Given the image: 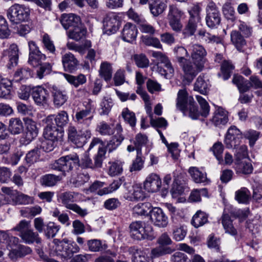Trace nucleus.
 <instances>
[{
    "label": "nucleus",
    "instance_id": "nucleus-1",
    "mask_svg": "<svg viewBox=\"0 0 262 262\" xmlns=\"http://www.w3.org/2000/svg\"><path fill=\"white\" fill-rule=\"evenodd\" d=\"M196 98L201 107L200 112L195 104L193 97L189 96L185 89L180 90L178 93L177 107L183 112L189 111V116L192 119H197L200 115L207 117L210 111L208 102L201 96L196 95Z\"/></svg>",
    "mask_w": 262,
    "mask_h": 262
},
{
    "label": "nucleus",
    "instance_id": "nucleus-2",
    "mask_svg": "<svg viewBox=\"0 0 262 262\" xmlns=\"http://www.w3.org/2000/svg\"><path fill=\"white\" fill-rule=\"evenodd\" d=\"M79 164V158L76 153L62 156L56 160L51 165V168L62 172L63 176L67 175V172L71 171L74 166Z\"/></svg>",
    "mask_w": 262,
    "mask_h": 262
},
{
    "label": "nucleus",
    "instance_id": "nucleus-3",
    "mask_svg": "<svg viewBox=\"0 0 262 262\" xmlns=\"http://www.w3.org/2000/svg\"><path fill=\"white\" fill-rule=\"evenodd\" d=\"M130 236L137 240L147 239L152 240L155 236L152 227L142 221L132 222L129 226Z\"/></svg>",
    "mask_w": 262,
    "mask_h": 262
},
{
    "label": "nucleus",
    "instance_id": "nucleus-4",
    "mask_svg": "<svg viewBox=\"0 0 262 262\" xmlns=\"http://www.w3.org/2000/svg\"><path fill=\"white\" fill-rule=\"evenodd\" d=\"M78 194V193L75 192H64L59 195L58 201L67 209L72 210L81 217H84L88 214V210L82 209L79 205L74 203L77 201L76 197Z\"/></svg>",
    "mask_w": 262,
    "mask_h": 262
},
{
    "label": "nucleus",
    "instance_id": "nucleus-5",
    "mask_svg": "<svg viewBox=\"0 0 262 262\" xmlns=\"http://www.w3.org/2000/svg\"><path fill=\"white\" fill-rule=\"evenodd\" d=\"M30 9L23 5L15 4L8 10L7 16L10 21L18 24L28 19Z\"/></svg>",
    "mask_w": 262,
    "mask_h": 262
},
{
    "label": "nucleus",
    "instance_id": "nucleus-6",
    "mask_svg": "<svg viewBox=\"0 0 262 262\" xmlns=\"http://www.w3.org/2000/svg\"><path fill=\"white\" fill-rule=\"evenodd\" d=\"M69 140L78 147H82L91 137L89 130H77L73 126H70L68 129Z\"/></svg>",
    "mask_w": 262,
    "mask_h": 262
},
{
    "label": "nucleus",
    "instance_id": "nucleus-7",
    "mask_svg": "<svg viewBox=\"0 0 262 262\" xmlns=\"http://www.w3.org/2000/svg\"><path fill=\"white\" fill-rule=\"evenodd\" d=\"M184 73V78L188 83L192 81L196 76L201 72L204 66L196 63L194 61H192L186 60L180 64Z\"/></svg>",
    "mask_w": 262,
    "mask_h": 262
},
{
    "label": "nucleus",
    "instance_id": "nucleus-8",
    "mask_svg": "<svg viewBox=\"0 0 262 262\" xmlns=\"http://www.w3.org/2000/svg\"><path fill=\"white\" fill-rule=\"evenodd\" d=\"M46 123L47 125L43 131L45 138L53 142L60 140L63 136V132L55 126L53 123V117L48 116L46 118Z\"/></svg>",
    "mask_w": 262,
    "mask_h": 262
},
{
    "label": "nucleus",
    "instance_id": "nucleus-9",
    "mask_svg": "<svg viewBox=\"0 0 262 262\" xmlns=\"http://www.w3.org/2000/svg\"><path fill=\"white\" fill-rule=\"evenodd\" d=\"M206 23L207 26L210 28H216L221 23V14L216 4L210 2L206 8Z\"/></svg>",
    "mask_w": 262,
    "mask_h": 262
},
{
    "label": "nucleus",
    "instance_id": "nucleus-10",
    "mask_svg": "<svg viewBox=\"0 0 262 262\" xmlns=\"http://www.w3.org/2000/svg\"><path fill=\"white\" fill-rule=\"evenodd\" d=\"M19 58V49L15 44H12L10 47L4 50L1 55V59L4 61H7V67L9 69H12L17 65Z\"/></svg>",
    "mask_w": 262,
    "mask_h": 262
},
{
    "label": "nucleus",
    "instance_id": "nucleus-11",
    "mask_svg": "<svg viewBox=\"0 0 262 262\" xmlns=\"http://www.w3.org/2000/svg\"><path fill=\"white\" fill-rule=\"evenodd\" d=\"M53 242L54 245L50 250V254L51 256H56L63 259L70 258L69 255L70 253H69L68 250L67 239H63L62 241L54 239Z\"/></svg>",
    "mask_w": 262,
    "mask_h": 262
},
{
    "label": "nucleus",
    "instance_id": "nucleus-12",
    "mask_svg": "<svg viewBox=\"0 0 262 262\" xmlns=\"http://www.w3.org/2000/svg\"><path fill=\"white\" fill-rule=\"evenodd\" d=\"M94 147H96L98 149V152L94 157V163L93 164L94 168L101 167L106 154L105 144L100 139L98 138H94L93 139L90 145L88 150H91Z\"/></svg>",
    "mask_w": 262,
    "mask_h": 262
},
{
    "label": "nucleus",
    "instance_id": "nucleus-13",
    "mask_svg": "<svg viewBox=\"0 0 262 262\" xmlns=\"http://www.w3.org/2000/svg\"><path fill=\"white\" fill-rule=\"evenodd\" d=\"M32 97L35 103L42 107L48 105L49 94L47 89L41 86H38L32 89Z\"/></svg>",
    "mask_w": 262,
    "mask_h": 262
},
{
    "label": "nucleus",
    "instance_id": "nucleus-14",
    "mask_svg": "<svg viewBox=\"0 0 262 262\" xmlns=\"http://www.w3.org/2000/svg\"><path fill=\"white\" fill-rule=\"evenodd\" d=\"M118 16L113 12L106 14L103 19V28L105 33L111 35L115 33L118 30Z\"/></svg>",
    "mask_w": 262,
    "mask_h": 262
},
{
    "label": "nucleus",
    "instance_id": "nucleus-15",
    "mask_svg": "<svg viewBox=\"0 0 262 262\" xmlns=\"http://www.w3.org/2000/svg\"><path fill=\"white\" fill-rule=\"evenodd\" d=\"M150 219L153 224L159 227L164 228L168 223V216L165 214L162 209L159 207H155L149 211Z\"/></svg>",
    "mask_w": 262,
    "mask_h": 262
},
{
    "label": "nucleus",
    "instance_id": "nucleus-16",
    "mask_svg": "<svg viewBox=\"0 0 262 262\" xmlns=\"http://www.w3.org/2000/svg\"><path fill=\"white\" fill-rule=\"evenodd\" d=\"M26 132L20 142L25 145L29 144L38 135V129L36 126V123L32 119H28L26 121Z\"/></svg>",
    "mask_w": 262,
    "mask_h": 262
},
{
    "label": "nucleus",
    "instance_id": "nucleus-17",
    "mask_svg": "<svg viewBox=\"0 0 262 262\" xmlns=\"http://www.w3.org/2000/svg\"><path fill=\"white\" fill-rule=\"evenodd\" d=\"M115 134L107 143L106 148L109 152L116 149L122 143L124 139L122 135L123 129L120 123H117L115 126Z\"/></svg>",
    "mask_w": 262,
    "mask_h": 262
},
{
    "label": "nucleus",
    "instance_id": "nucleus-18",
    "mask_svg": "<svg viewBox=\"0 0 262 262\" xmlns=\"http://www.w3.org/2000/svg\"><path fill=\"white\" fill-rule=\"evenodd\" d=\"M161 186V180L160 177L154 173L149 174L144 182V188L148 192H157Z\"/></svg>",
    "mask_w": 262,
    "mask_h": 262
},
{
    "label": "nucleus",
    "instance_id": "nucleus-19",
    "mask_svg": "<svg viewBox=\"0 0 262 262\" xmlns=\"http://www.w3.org/2000/svg\"><path fill=\"white\" fill-rule=\"evenodd\" d=\"M138 31L135 25L127 23L121 31V38L126 42H133L137 38Z\"/></svg>",
    "mask_w": 262,
    "mask_h": 262
},
{
    "label": "nucleus",
    "instance_id": "nucleus-20",
    "mask_svg": "<svg viewBox=\"0 0 262 262\" xmlns=\"http://www.w3.org/2000/svg\"><path fill=\"white\" fill-rule=\"evenodd\" d=\"M60 21L66 30L81 25L80 17L73 13L63 14L61 16Z\"/></svg>",
    "mask_w": 262,
    "mask_h": 262
},
{
    "label": "nucleus",
    "instance_id": "nucleus-21",
    "mask_svg": "<svg viewBox=\"0 0 262 262\" xmlns=\"http://www.w3.org/2000/svg\"><path fill=\"white\" fill-rule=\"evenodd\" d=\"M228 120V112L221 107H218L216 109L211 119V122L218 127L225 125Z\"/></svg>",
    "mask_w": 262,
    "mask_h": 262
},
{
    "label": "nucleus",
    "instance_id": "nucleus-22",
    "mask_svg": "<svg viewBox=\"0 0 262 262\" xmlns=\"http://www.w3.org/2000/svg\"><path fill=\"white\" fill-rule=\"evenodd\" d=\"M168 0H150L149 9L154 17L162 14L167 8Z\"/></svg>",
    "mask_w": 262,
    "mask_h": 262
},
{
    "label": "nucleus",
    "instance_id": "nucleus-23",
    "mask_svg": "<svg viewBox=\"0 0 262 262\" xmlns=\"http://www.w3.org/2000/svg\"><path fill=\"white\" fill-rule=\"evenodd\" d=\"M206 54V51L202 46L198 44H194L192 46L191 58L193 61L204 66Z\"/></svg>",
    "mask_w": 262,
    "mask_h": 262
},
{
    "label": "nucleus",
    "instance_id": "nucleus-24",
    "mask_svg": "<svg viewBox=\"0 0 262 262\" xmlns=\"http://www.w3.org/2000/svg\"><path fill=\"white\" fill-rule=\"evenodd\" d=\"M52 95L54 105L57 108L63 105L68 98L65 91L61 90L55 86L52 87Z\"/></svg>",
    "mask_w": 262,
    "mask_h": 262
},
{
    "label": "nucleus",
    "instance_id": "nucleus-25",
    "mask_svg": "<svg viewBox=\"0 0 262 262\" xmlns=\"http://www.w3.org/2000/svg\"><path fill=\"white\" fill-rule=\"evenodd\" d=\"M152 56L157 60L156 66H164L167 69L169 74H172L174 73V69L172 67L171 63L168 58L163 54L162 52L159 51H153Z\"/></svg>",
    "mask_w": 262,
    "mask_h": 262
},
{
    "label": "nucleus",
    "instance_id": "nucleus-26",
    "mask_svg": "<svg viewBox=\"0 0 262 262\" xmlns=\"http://www.w3.org/2000/svg\"><path fill=\"white\" fill-rule=\"evenodd\" d=\"M62 62L65 71L72 72L75 70L78 61L71 53L65 54L62 57Z\"/></svg>",
    "mask_w": 262,
    "mask_h": 262
},
{
    "label": "nucleus",
    "instance_id": "nucleus-27",
    "mask_svg": "<svg viewBox=\"0 0 262 262\" xmlns=\"http://www.w3.org/2000/svg\"><path fill=\"white\" fill-rule=\"evenodd\" d=\"M128 252L132 255L133 262H149V257L145 250L132 247L129 248Z\"/></svg>",
    "mask_w": 262,
    "mask_h": 262
},
{
    "label": "nucleus",
    "instance_id": "nucleus-28",
    "mask_svg": "<svg viewBox=\"0 0 262 262\" xmlns=\"http://www.w3.org/2000/svg\"><path fill=\"white\" fill-rule=\"evenodd\" d=\"M23 241L27 244H31L35 242L37 244H40L41 239L37 232H34L33 230L29 229L22 234H19Z\"/></svg>",
    "mask_w": 262,
    "mask_h": 262
},
{
    "label": "nucleus",
    "instance_id": "nucleus-29",
    "mask_svg": "<svg viewBox=\"0 0 262 262\" xmlns=\"http://www.w3.org/2000/svg\"><path fill=\"white\" fill-rule=\"evenodd\" d=\"M193 181L196 183H208L209 180L207 178L206 173L202 172L196 167H190L188 169Z\"/></svg>",
    "mask_w": 262,
    "mask_h": 262
},
{
    "label": "nucleus",
    "instance_id": "nucleus-30",
    "mask_svg": "<svg viewBox=\"0 0 262 262\" xmlns=\"http://www.w3.org/2000/svg\"><path fill=\"white\" fill-rule=\"evenodd\" d=\"M221 220L226 233L229 234L231 236H235L237 234V231L234 227L232 221L231 220L229 214L224 212Z\"/></svg>",
    "mask_w": 262,
    "mask_h": 262
},
{
    "label": "nucleus",
    "instance_id": "nucleus-31",
    "mask_svg": "<svg viewBox=\"0 0 262 262\" xmlns=\"http://www.w3.org/2000/svg\"><path fill=\"white\" fill-rule=\"evenodd\" d=\"M32 252L31 249L26 246L19 245L17 249H11L8 256L11 259H15L18 257H22Z\"/></svg>",
    "mask_w": 262,
    "mask_h": 262
},
{
    "label": "nucleus",
    "instance_id": "nucleus-32",
    "mask_svg": "<svg viewBox=\"0 0 262 262\" xmlns=\"http://www.w3.org/2000/svg\"><path fill=\"white\" fill-rule=\"evenodd\" d=\"M145 196V193L140 185L137 184L133 185L128 190V195L127 197L131 201H142Z\"/></svg>",
    "mask_w": 262,
    "mask_h": 262
},
{
    "label": "nucleus",
    "instance_id": "nucleus-33",
    "mask_svg": "<svg viewBox=\"0 0 262 262\" xmlns=\"http://www.w3.org/2000/svg\"><path fill=\"white\" fill-rule=\"evenodd\" d=\"M8 130L12 135H18L24 130L22 121L18 118H11L9 120Z\"/></svg>",
    "mask_w": 262,
    "mask_h": 262
},
{
    "label": "nucleus",
    "instance_id": "nucleus-34",
    "mask_svg": "<svg viewBox=\"0 0 262 262\" xmlns=\"http://www.w3.org/2000/svg\"><path fill=\"white\" fill-rule=\"evenodd\" d=\"M86 33V29L83 28L81 24L70 30L67 32V35L70 38L79 41L85 36Z\"/></svg>",
    "mask_w": 262,
    "mask_h": 262
},
{
    "label": "nucleus",
    "instance_id": "nucleus-35",
    "mask_svg": "<svg viewBox=\"0 0 262 262\" xmlns=\"http://www.w3.org/2000/svg\"><path fill=\"white\" fill-rule=\"evenodd\" d=\"M12 82V81L7 79H1L0 81V98H10Z\"/></svg>",
    "mask_w": 262,
    "mask_h": 262
},
{
    "label": "nucleus",
    "instance_id": "nucleus-36",
    "mask_svg": "<svg viewBox=\"0 0 262 262\" xmlns=\"http://www.w3.org/2000/svg\"><path fill=\"white\" fill-rule=\"evenodd\" d=\"M62 179L60 176H56L52 174H47L42 176L40 180V184L46 187H52L55 186L58 182Z\"/></svg>",
    "mask_w": 262,
    "mask_h": 262
},
{
    "label": "nucleus",
    "instance_id": "nucleus-37",
    "mask_svg": "<svg viewBox=\"0 0 262 262\" xmlns=\"http://www.w3.org/2000/svg\"><path fill=\"white\" fill-rule=\"evenodd\" d=\"M231 40L239 51H243V48L246 45V42L244 37L237 31H233L230 34Z\"/></svg>",
    "mask_w": 262,
    "mask_h": 262
},
{
    "label": "nucleus",
    "instance_id": "nucleus-38",
    "mask_svg": "<svg viewBox=\"0 0 262 262\" xmlns=\"http://www.w3.org/2000/svg\"><path fill=\"white\" fill-rule=\"evenodd\" d=\"M207 221L208 215L207 214L199 210L192 217L191 223L195 228H199L206 224Z\"/></svg>",
    "mask_w": 262,
    "mask_h": 262
},
{
    "label": "nucleus",
    "instance_id": "nucleus-39",
    "mask_svg": "<svg viewBox=\"0 0 262 262\" xmlns=\"http://www.w3.org/2000/svg\"><path fill=\"white\" fill-rule=\"evenodd\" d=\"M99 75L106 81H110L112 79L113 69L111 63L107 61L101 63L99 71Z\"/></svg>",
    "mask_w": 262,
    "mask_h": 262
},
{
    "label": "nucleus",
    "instance_id": "nucleus-40",
    "mask_svg": "<svg viewBox=\"0 0 262 262\" xmlns=\"http://www.w3.org/2000/svg\"><path fill=\"white\" fill-rule=\"evenodd\" d=\"M234 67L231 62L224 60L221 64V73L218 74L219 77H222L224 80H226L231 76V74Z\"/></svg>",
    "mask_w": 262,
    "mask_h": 262
},
{
    "label": "nucleus",
    "instance_id": "nucleus-41",
    "mask_svg": "<svg viewBox=\"0 0 262 262\" xmlns=\"http://www.w3.org/2000/svg\"><path fill=\"white\" fill-rule=\"evenodd\" d=\"M75 117L76 121L78 123H83L89 126L91 124L94 116L93 114H90L81 110L76 113Z\"/></svg>",
    "mask_w": 262,
    "mask_h": 262
},
{
    "label": "nucleus",
    "instance_id": "nucleus-42",
    "mask_svg": "<svg viewBox=\"0 0 262 262\" xmlns=\"http://www.w3.org/2000/svg\"><path fill=\"white\" fill-rule=\"evenodd\" d=\"M49 116H52L53 120L55 121L56 125L58 127H63L66 125L69 122V116L67 112L64 111H60L56 115H51Z\"/></svg>",
    "mask_w": 262,
    "mask_h": 262
},
{
    "label": "nucleus",
    "instance_id": "nucleus-43",
    "mask_svg": "<svg viewBox=\"0 0 262 262\" xmlns=\"http://www.w3.org/2000/svg\"><path fill=\"white\" fill-rule=\"evenodd\" d=\"M148 142V137L146 135L138 133L136 135L134 144L135 145L137 154H141V147L146 145Z\"/></svg>",
    "mask_w": 262,
    "mask_h": 262
},
{
    "label": "nucleus",
    "instance_id": "nucleus-44",
    "mask_svg": "<svg viewBox=\"0 0 262 262\" xmlns=\"http://www.w3.org/2000/svg\"><path fill=\"white\" fill-rule=\"evenodd\" d=\"M64 76L66 80L71 84L75 87H78L79 85L83 84L86 82V79L85 76L81 74L77 76H74L67 74H64Z\"/></svg>",
    "mask_w": 262,
    "mask_h": 262
},
{
    "label": "nucleus",
    "instance_id": "nucleus-45",
    "mask_svg": "<svg viewBox=\"0 0 262 262\" xmlns=\"http://www.w3.org/2000/svg\"><path fill=\"white\" fill-rule=\"evenodd\" d=\"M60 229V226L54 222H50L45 226L44 234L48 238H53Z\"/></svg>",
    "mask_w": 262,
    "mask_h": 262
},
{
    "label": "nucleus",
    "instance_id": "nucleus-46",
    "mask_svg": "<svg viewBox=\"0 0 262 262\" xmlns=\"http://www.w3.org/2000/svg\"><path fill=\"white\" fill-rule=\"evenodd\" d=\"M184 12L176 5L170 4L168 6V11L167 15V19H181Z\"/></svg>",
    "mask_w": 262,
    "mask_h": 262
},
{
    "label": "nucleus",
    "instance_id": "nucleus-47",
    "mask_svg": "<svg viewBox=\"0 0 262 262\" xmlns=\"http://www.w3.org/2000/svg\"><path fill=\"white\" fill-rule=\"evenodd\" d=\"M151 205L150 203L146 202L139 203L133 208V213L137 215H144L147 214Z\"/></svg>",
    "mask_w": 262,
    "mask_h": 262
},
{
    "label": "nucleus",
    "instance_id": "nucleus-48",
    "mask_svg": "<svg viewBox=\"0 0 262 262\" xmlns=\"http://www.w3.org/2000/svg\"><path fill=\"white\" fill-rule=\"evenodd\" d=\"M124 121L130 126L135 127L136 124V118L134 112L129 111L128 108H124L121 113Z\"/></svg>",
    "mask_w": 262,
    "mask_h": 262
},
{
    "label": "nucleus",
    "instance_id": "nucleus-49",
    "mask_svg": "<svg viewBox=\"0 0 262 262\" xmlns=\"http://www.w3.org/2000/svg\"><path fill=\"white\" fill-rule=\"evenodd\" d=\"M202 11L201 8L198 5L192 6L189 10L188 13L189 18L188 20L196 21L198 23L200 22L201 19V12Z\"/></svg>",
    "mask_w": 262,
    "mask_h": 262
},
{
    "label": "nucleus",
    "instance_id": "nucleus-50",
    "mask_svg": "<svg viewBox=\"0 0 262 262\" xmlns=\"http://www.w3.org/2000/svg\"><path fill=\"white\" fill-rule=\"evenodd\" d=\"M97 131L100 134L103 136H110L114 133L115 127L112 128L107 123L102 121L100 122L97 127Z\"/></svg>",
    "mask_w": 262,
    "mask_h": 262
},
{
    "label": "nucleus",
    "instance_id": "nucleus-51",
    "mask_svg": "<svg viewBox=\"0 0 262 262\" xmlns=\"http://www.w3.org/2000/svg\"><path fill=\"white\" fill-rule=\"evenodd\" d=\"M13 202L15 205H28L33 203V198L23 193H17L13 198Z\"/></svg>",
    "mask_w": 262,
    "mask_h": 262
},
{
    "label": "nucleus",
    "instance_id": "nucleus-52",
    "mask_svg": "<svg viewBox=\"0 0 262 262\" xmlns=\"http://www.w3.org/2000/svg\"><path fill=\"white\" fill-rule=\"evenodd\" d=\"M40 150L38 147L29 151L26 156V161L29 166L36 162L40 156Z\"/></svg>",
    "mask_w": 262,
    "mask_h": 262
},
{
    "label": "nucleus",
    "instance_id": "nucleus-53",
    "mask_svg": "<svg viewBox=\"0 0 262 262\" xmlns=\"http://www.w3.org/2000/svg\"><path fill=\"white\" fill-rule=\"evenodd\" d=\"M208 89V84L205 81L204 78L201 76H199L194 83V91H198L202 94H206Z\"/></svg>",
    "mask_w": 262,
    "mask_h": 262
},
{
    "label": "nucleus",
    "instance_id": "nucleus-54",
    "mask_svg": "<svg viewBox=\"0 0 262 262\" xmlns=\"http://www.w3.org/2000/svg\"><path fill=\"white\" fill-rule=\"evenodd\" d=\"M121 185V180H118L114 181L108 187H104L101 189H99L97 192V193L99 195H103L104 194L111 193L118 189L120 187Z\"/></svg>",
    "mask_w": 262,
    "mask_h": 262
},
{
    "label": "nucleus",
    "instance_id": "nucleus-55",
    "mask_svg": "<svg viewBox=\"0 0 262 262\" xmlns=\"http://www.w3.org/2000/svg\"><path fill=\"white\" fill-rule=\"evenodd\" d=\"M87 246L89 250L94 252H99L106 248L105 245H102L101 241L97 239L88 241Z\"/></svg>",
    "mask_w": 262,
    "mask_h": 262
},
{
    "label": "nucleus",
    "instance_id": "nucleus-56",
    "mask_svg": "<svg viewBox=\"0 0 262 262\" xmlns=\"http://www.w3.org/2000/svg\"><path fill=\"white\" fill-rule=\"evenodd\" d=\"M31 75V71L29 69H19L15 72L13 81H19L23 79L28 78Z\"/></svg>",
    "mask_w": 262,
    "mask_h": 262
},
{
    "label": "nucleus",
    "instance_id": "nucleus-57",
    "mask_svg": "<svg viewBox=\"0 0 262 262\" xmlns=\"http://www.w3.org/2000/svg\"><path fill=\"white\" fill-rule=\"evenodd\" d=\"M238 171L244 174H250L253 171V167L251 163L247 162H235Z\"/></svg>",
    "mask_w": 262,
    "mask_h": 262
},
{
    "label": "nucleus",
    "instance_id": "nucleus-58",
    "mask_svg": "<svg viewBox=\"0 0 262 262\" xmlns=\"http://www.w3.org/2000/svg\"><path fill=\"white\" fill-rule=\"evenodd\" d=\"M199 23L188 20L187 24L186 25L183 30V33L185 37H189L194 34L198 24Z\"/></svg>",
    "mask_w": 262,
    "mask_h": 262
},
{
    "label": "nucleus",
    "instance_id": "nucleus-59",
    "mask_svg": "<svg viewBox=\"0 0 262 262\" xmlns=\"http://www.w3.org/2000/svg\"><path fill=\"white\" fill-rule=\"evenodd\" d=\"M123 163L120 161L113 162L109 168L108 174L114 177L121 174L123 171Z\"/></svg>",
    "mask_w": 262,
    "mask_h": 262
},
{
    "label": "nucleus",
    "instance_id": "nucleus-60",
    "mask_svg": "<svg viewBox=\"0 0 262 262\" xmlns=\"http://www.w3.org/2000/svg\"><path fill=\"white\" fill-rule=\"evenodd\" d=\"M141 155L142 154H138L137 153L136 158L133 160L129 167L130 172L138 171L142 169L144 165V160L142 159Z\"/></svg>",
    "mask_w": 262,
    "mask_h": 262
},
{
    "label": "nucleus",
    "instance_id": "nucleus-61",
    "mask_svg": "<svg viewBox=\"0 0 262 262\" xmlns=\"http://www.w3.org/2000/svg\"><path fill=\"white\" fill-rule=\"evenodd\" d=\"M211 150L214 155L219 161V164L223 163L224 160L222 157V154L224 150V147L222 143L217 142L212 146Z\"/></svg>",
    "mask_w": 262,
    "mask_h": 262
},
{
    "label": "nucleus",
    "instance_id": "nucleus-62",
    "mask_svg": "<svg viewBox=\"0 0 262 262\" xmlns=\"http://www.w3.org/2000/svg\"><path fill=\"white\" fill-rule=\"evenodd\" d=\"M46 58L45 55L41 53H39L32 55H29L28 62L33 67H36L41 64L42 61L45 60Z\"/></svg>",
    "mask_w": 262,
    "mask_h": 262
},
{
    "label": "nucleus",
    "instance_id": "nucleus-63",
    "mask_svg": "<svg viewBox=\"0 0 262 262\" xmlns=\"http://www.w3.org/2000/svg\"><path fill=\"white\" fill-rule=\"evenodd\" d=\"M174 53L179 64L183 63L184 61L187 60L185 57L188 56V53L187 50L184 47L181 46L175 47L174 49Z\"/></svg>",
    "mask_w": 262,
    "mask_h": 262
},
{
    "label": "nucleus",
    "instance_id": "nucleus-64",
    "mask_svg": "<svg viewBox=\"0 0 262 262\" xmlns=\"http://www.w3.org/2000/svg\"><path fill=\"white\" fill-rule=\"evenodd\" d=\"M39 68L37 70V75L39 79H42L45 76L50 73L52 66L49 62L42 63L39 64Z\"/></svg>",
    "mask_w": 262,
    "mask_h": 262
}]
</instances>
